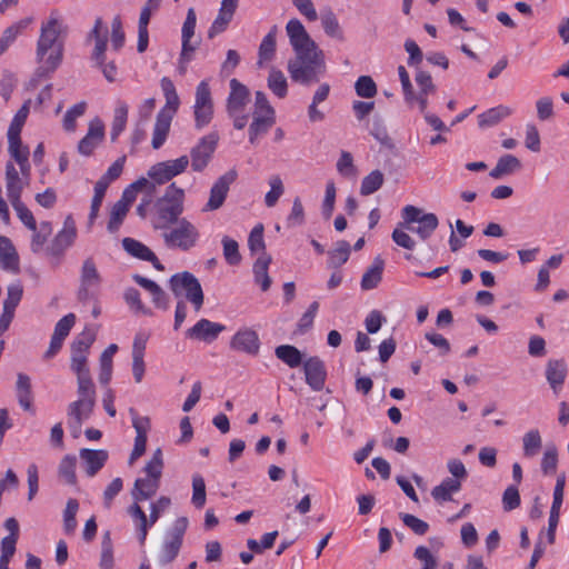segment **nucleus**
Here are the masks:
<instances>
[{
    "mask_svg": "<svg viewBox=\"0 0 569 569\" xmlns=\"http://www.w3.org/2000/svg\"><path fill=\"white\" fill-rule=\"evenodd\" d=\"M383 173L380 170H373L366 177H363L360 186V193L362 196H369L378 191L383 184Z\"/></svg>",
    "mask_w": 569,
    "mask_h": 569,
    "instance_id": "09e8293b",
    "label": "nucleus"
},
{
    "mask_svg": "<svg viewBox=\"0 0 569 569\" xmlns=\"http://www.w3.org/2000/svg\"><path fill=\"white\" fill-rule=\"evenodd\" d=\"M415 80L419 88V92H413L412 103L417 102L420 112H425V110L428 109V96L433 94L437 88L432 81L431 74L427 71L418 70L415 76Z\"/></svg>",
    "mask_w": 569,
    "mask_h": 569,
    "instance_id": "b1692460",
    "label": "nucleus"
},
{
    "mask_svg": "<svg viewBox=\"0 0 569 569\" xmlns=\"http://www.w3.org/2000/svg\"><path fill=\"white\" fill-rule=\"evenodd\" d=\"M102 277L98 271L94 260L87 258L80 269L79 288L77 298L80 302H88L97 298Z\"/></svg>",
    "mask_w": 569,
    "mask_h": 569,
    "instance_id": "9d476101",
    "label": "nucleus"
},
{
    "mask_svg": "<svg viewBox=\"0 0 569 569\" xmlns=\"http://www.w3.org/2000/svg\"><path fill=\"white\" fill-rule=\"evenodd\" d=\"M163 469V457L162 450L157 448L150 460L146 463L143 471L146 472L148 478H152L154 480L160 481Z\"/></svg>",
    "mask_w": 569,
    "mask_h": 569,
    "instance_id": "3c124183",
    "label": "nucleus"
},
{
    "mask_svg": "<svg viewBox=\"0 0 569 569\" xmlns=\"http://www.w3.org/2000/svg\"><path fill=\"white\" fill-rule=\"evenodd\" d=\"M122 247L130 256L137 259L143 261H148L149 259H156L154 252L144 243L136 239L124 238L122 240Z\"/></svg>",
    "mask_w": 569,
    "mask_h": 569,
    "instance_id": "58836bf2",
    "label": "nucleus"
},
{
    "mask_svg": "<svg viewBox=\"0 0 569 569\" xmlns=\"http://www.w3.org/2000/svg\"><path fill=\"white\" fill-rule=\"evenodd\" d=\"M274 355L290 368H297L302 363V353L298 348L291 345L278 346L274 350Z\"/></svg>",
    "mask_w": 569,
    "mask_h": 569,
    "instance_id": "a19ab883",
    "label": "nucleus"
},
{
    "mask_svg": "<svg viewBox=\"0 0 569 569\" xmlns=\"http://www.w3.org/2000/svg\"><path fill=\"white\" fill-rule=\"evenodd\" d=\"M222 246H223V256H224L226 261L231 266L238 264L241 261L238 242L236 240L224 236L222 238Z\"/></svg>",
    "mask_w": 569,
    "mask_h": 569,
    "instance_id": "0e129e2a",
    "label": "nucleus"
},
{
    "mask_svg": "<svg viewBox=\"0 0 569 569\" xmlns=\"http://www.w3.org/2000/svg\"><path fill=\"white\" fill-rule=\"evenodd\" d=\"M160 486V481L152 478H138L131 489V497L133 503L128 508V515L132 518L136 529L138 531L139 542L144 543L148 535V520L147 515L140 507V502L152 498Z\"/></svg>",
    "mask_w": 569,
    "mask_h": 569,
    "instance_id": "f03ea898",
    "label": "nucleus"
},
{
    "mask_svg": "<svg viewBox=\"0 0 569 569\" xmlns=\"http://www.w3.org/2000/svg\"><path fill=\"white\" fill-rule=\"evenodd\" d=\"M79 510V502L77 499L70 498L67 501L66 509L63 511V529L64 532L70 535L77 528L76 515Z\"/></svg>",
    "mask_w": 569,
    "mask_h": 569,
    "instance_id": "5fc2aeb1",
    "label": "nucleus"
},
{
    "mask_svg": "<svg viewBox=\"0 0 569 569\" xmlns=\"http://www.w3.org/2000/svg\"><path fill=\"white\" fill-rule=\"evenodd\" d=\"M276 122L274 109L264 92L257 91L252 122L249 126V141L254 144L257 139L267 133Z\"/></svg>",
    "mask_w": 569,
    "mask_h": 569,
    "instance_id": "1a4fd4ad",
    "label": "nucleus"
},
{
    "mask_svg": "<svg viewBox=\"0 0 569 569\" xmlns=\"http://www.w3.org/2000/svg\"><path fill=\"white\" fill-rule=\"evenodd\" d=\"M96 340V331L93 329H84L71 343V353L87 355Z\"/></svg>",
    "mask_w": 569,
    "mask_h": 569,
    "instance_id": "49530a36",
    "label": "nucleus"
},
{
    "mask_svg": "<svg viewBox=\"0 0 569 569\" xmlns=\"http://www.w3.org/2000/svg\"><path fill=\"white\" fill-rule=\"evenodd\" d=\"M521 503L520 493L517 486H509L502 493V508L505 511H512Z\"/></svg>",
    "mask_w": 569,
    "mask_h": 569,
    "instance_id": "774afa93",
    "label": "nucleus"
},
{
    "mask_svg": "<svg viewBox=\"0 0 569 569\" xmlns=\"http://www.w3.org/2000/svg\"><path fill=\"white\" fill-rule=\"evenodd\" d=\"M74 322L76 316L73 313H68L56 323L50 346L43 355L46 359H50L59 352L64 339L68 337L70 330L74 326Z\"/></svg>",
    "mask_w": 569,
    "mask_h": 569,
    "instance_id": "4be33fe9",
    "label": "nucleus"
},
{
    "mask_svg": "<svg viewBox=\"0 0 569 569\" xmlns=\"http://www.w3.org/2000/svg\"><path fill=\"white\" fill-rule=\"evenodd\" d=\"M118 351V346L116 343H111L108 346L102 353L100 355V373H99V382L102 386H107L112 377V357Z\"/></svg>",
    "mask_w": 569,
    "mask_h": 569,
    "instance_id": "f704fd0d",
    "label": "nucleus"
},
{
    "mask_svg": "<svg viewBox=\"0 0 569 569\" xmlns=\"http://www.w3.org/2000/svg\"><path fill=\"white\" fill-rule=\"evenodd\" d=\"M512 113L511 108L498 106L478 116V124L481 128L492 127Z\"/></svg>",
    "mask_w": 569,
    "mask_h": 569,
    "instance_id": "e433bc0d",
    "label": "nucleus"
},
{
    "mask_svg": "<svg viewBox=\"0 0 569 569\" xmlns=\"http://www.w3.org/2000/svg\"><path fill=\"white\" fill-rule=\"evenodd\" d=\"M326 71L322 50L295 56L288 61V72L293 82L310 86L319 81Z\"/></svg>",
    "mask_w": 569,
    "mask_h": 569,
    "instance_id": "7ed1b4c3",
    "label": "nucleus"
},
{
    "mask_svg": "<svg viewBox=\"0 0 569 569\" xmlns=\"http://www.w3.org/2000/svg\"><path fill=\"white\" fill-rule=\"evenodd\" d=\"M238 172L236 169H230L221 177H219L210 189V194L203 211H214L221 208L228 196L230 186L237 180Z\"/></svg>",
    "mask_w": 569,
    "mask_h": 569,
    "instance_id": "dca6fc26",
    "label": "nucleus"
},
{
    "mask_svg": "<svg viewBox=\"0 0 569 569\" xmlns=\"http://www.w3.org/2000/svg\"><path fill=\"white\" fill-rule=\"evenodd\" d=\"M162 230L164 244L170 249H180L182 251H188L193 248L200 236L197 227L186 218H181L169 227V229Z\"/></svg>",
    "mask_w": 569,
    "mask_h": 569,
    "instance_id": "0eeeda50",
    "label": "nucleus"
},
{
    "mask_svg": "<svg viewBox=\"0 0 569 569\" xmlns=\"http://www.w3.org/2000/svg\"><path fill=\"white\" fill-rule=\"evenodd\" d=\"M206 483L201 475L192 476V497L191 502L197 509H201L206 505Z\"/></svg>",
    "mask_w": 569,
    "mask_h": 569,
    "instance_id": "603ef678",
    "label": "nucleus"
},
{
    "mask_svg": "<svg viewBox=\"0 0 569 569\" xmlns=\"http://www.w3.org/2000/svg\"><path fill=\"white\" fill-rule=\"evenodd\" d=\"M169 288L174 297H186L196 311L203 305L204 296L199 280L189 271L174 273L169 279Z\"/></svg>",
    "mask_w": 569,
    "mask_h": 569,
    "instance_id": "6e6552de",
    "label": "nucleus"
},
{
    "mask_svg": "<svg viewBox=\"0 0 569 569\" xmlns=\"http://www.w3.org/2000/svg\"><path fill=\"white\" fill-rule=\"evenodd\" d=\"M197 22V16L193 8H189L186 20L182 26V50L181 60H190V53H192L197 46L191 44L190 40L194 34V28Z\"/></svg>",
    "mask_w": 569,
    "mask_h": 569,
    "instance_id": "a878e982",
    "label": "nucleus"
},
{
    "mask_svg": "<svg viewBox=\"0 0 569 569\" xmlns=\"http://www.w3.org/2000/svg\"><path fill=\"white\" fill-rule=\"evenodd\" d=\"M383 268L385 260L380 256H377L373 259L372 264L366 270V272L362 276L361 288L363 290H371L376 288L382 279Z\"/></svg>",
    "mask_w": 569,
    "mask_h": 569,
    "instance_id": "c756f323",
    "label": "nucleus"
},
{
    "mask_svg": "<svg viewBox=\"0 0 569 569\" xmlns=\"http://www.w3.org/2000/svg\"><path fill=\"white\" fill-rule=\"evenodd\" d=\"M128 120V106L123 101H119L113 114V120L110 130V139L114 142L121 132L126 129Z\"/></svg>",
    "mask_w": 569,
    "mask_h": 569,
    "instance_id": "ea45409f",
    "label": "nucleus"
},
{
    "mask_svg": "<svg viewBox=\"0 0 569 569\" xmlns=\"http://www.w3.org/2000/svg\"><path fill=\"white\" fill-rule=\"evenodd\" d=\"M77 385L78 399H91L96 401V388L91 375L77 377Z\"/></svg>",
    "mask_w": 569,
    "mask_h": 569,
    "instance_id": "69168bd1",
    "label": "nucleus"
},
{
    "mask_svg": "<svg viewBox=\"0 0 569 569\" xmlns=\"http://www.w3.org/2000/svg\"><path fill=\"white\" fill-rule=\"evenodd\" d=\"M356 92L361 98H373L377 94V86L370 76H361L355 84Z\"/></svg>",
    "mask_w": 569,
    "mask_h": 569,
    "instance_id": "338daca9",
    "label": "nucleus"
},
{
    "mask_svg": "<svg viewBox=\"0 0 569 569\" xmlns=\"http://www.w3.org/2000/svg\"><path fill=\"white\" fill-rule=\"evenodd\" d=\"M124 300L134 312H139L146 316L152 315L151 310L142 303L140 299V292L136 288H128L124 291Z\"/></svg>",
    "mask_w": 569,
    "mask_h": 569,
    "instance_id": "680f3d73",
    "label": "nucleus"
},
{
    "mask_svg": "<svg viewBox=\"0 0 569 569\" xmlns=\"http://www.w3.org/2000/svg\"><path fill=\"white\" fill-rule=\"evenodd\" d=\"M166 98V104L164 107L158 112L156 118V123L153 127V133H152V148L159 149L163 146L166 142V139L170 131V126L173 116L178 111V108L180 106V99L178 93L171 94Z\"/></svg>",
    "mask_w": 569,
    "mask_h": 569,
    "instance_id": "9b49d317",
    "label": "nucleus"
},
{
    "mask_svg": "<svg viewBox=\"0 0 569 569\" xmlns=\"http://www.w3.org/2000/svg\"><path fill=\"white\" fill-rule=\"evenodd\" d=\"M224 330V325L202 318L197 321L193 327L186 331V337L189 339L211 343L217 340L219 335Z\"/></svg>",
    "mask_w": 569,
    "mask_h": 569,
    "instance_id": "6ab92c4d",
    "label": "nucleus"
},
{
    "mask_svg": "<svg viewBox=\"0 0 569 569\" xmlns=\"http://www.w3.org/2000/svg\"><path fill=\"white\" fill-rule=\"evenodd\" d=\"M542 447V439L539 430L532 429L525 433L522 438L523 456L532 458L538 455Z\"/></svg>",
    "mask_w": 569,
    "mask_h": 569,
    "instance_id": "de8ad7c7",
    "label": "nucleus"
},
{
    "mask_svg": "<svg viewBox=\"0 0 569 569\" xmlns=\"http://www.w3.org/2000/svg\"><path fill=\"white\" fill-rule=\"evenodd\" d=\"M277 26H273L270 31L264 36L260 46H259V64H262L264 61H270L276 52V37H277Z\"/></svg>",
    "mask_w": 569,
    "mask_h": 569,
    "instance_id": "c03bdc74",
    "label": "nucleus"
},
{
    "mask_svg": "<svg viewBox=\"0 0 569 569\" xmlns=\"http://www.w3.org/2000/svg\"><path fill=\"white\" fill-rule=\"evenodd\" d=\"M77 458L71 455L64 456L58 467L59 478L69 486L77 485L76 475Z\"/></svg>",
    "mask_w": 569,
    "mask_h": 569,
    "instance_id": "79ce46f5",
    "label": "nucleus"
},
{
    "mask_svg": "<svg viewBox=\"0 0 569 569\" xmlns=\"http://www.w3.org/2000/svg\"><path fill=\"white\" fill-rule=\"evenodd\" d=\"M14 211L17 212L20 221L31 231H36L37 221L32 214V212L28 209V207L21 201V199L11 202Z\"/></svg>",
    "mask_w": 569,
    "mask_h": 569,
    "instance_id": "e2e57ef3",
    "label": "nucleus"
},
{
    "mask_svg": "<svg viewBox=\"0 0 569 569\" xmlns=\"http://www.w3.org/2000/svg\"><path fill=\"white\" fill-rule=\"evenodd\" d=\"M129 209L124 203L116 202L110 211V218L107 229L110 233L117 232L122 224Z\"/></svg>",
    "mask_w": 569,
    "mask_h": 569,
    "instance_id": "4d7b16f0",
    "label": "nucleus"
},
{
    "mask_svg": "<svg viewBox=\"0 0 569 569\" xmlns=\"http://www.w3.org/2000/svg\"><path fill=\"white\" fill-rule=\"evenodd\" d=\"M87 109V103L84 101L78 102L73 104L63 117V128L66 131L72 132L76 130V120L77 118L84 114Z\"/></svg>",
    "mask_w": 569,
    "mask_h": 569,
    "instance_id": "13d9d810",
    "label": "nucleus"
},
{
    "mask_svg": "<svg viewBox=\"0 0 569 569\" xmlns=\"http://www.w3.org/2000/svg\"><path fill=\"white\" fill-rule=\"evenodd\" d=\"M521 168L520 160L512 154H505L497 161L496 167L489 172L493 179H500L503 176L510 174Z\"/></svg>",
    "mask_w": 569,
    "mask_h": 569,
    "instance_id": "c9c22d12",
    "label": "nucleus"
},
{
    "mask_svg": "<svg viewBox=\"0 0 569 569\" xmlns=\"http://www.w3.org/2000/svg\"><path fill=\"white\" fill-rule=\"evenodd\" d=\"M8 143L10 156L18 162V164L23 166V163L29 159V148L22 144L20 137H8Z\"/></svg>",
    "mask_w": 569,
    "mask_h": 569,
    "instance_id": "6e6d98bb",
    "label": "nucleus"
},
{
    "mask_svg": "<svg viewBox=\"0 0 569 569\" xmlns=\"http://www.w3.org/2000/svg\"><path fill=\"white\" fill-rule=\"evenodd\" d=\"M80 458L86 466V472L89 477H93L108 460V452L106 450L96 449H81Z\"/></svg>",
    "mask_w": 569,
    "mask_h": 569,
    "instance_id": "bb28decb",
    "label": "nucleus"
},
{
    "mask_svg": "<svg viewBox=\"0 0 569 569\" xmlns=\"http://www.w3.org/2000/svg\"><path fill=\"white\" fill-rule=\"evenodd\" d=\"M321 24L327 36L339 41L345 40L343 31L336 14L331 10L321 14Z\"/></svg>",
    "mask_w": 569,
    "mask_h": 569,
    "instance_id": "a18cd8bd",
    "label": "nucleus"
},
{
    "mask_svg": "<svg viewBox=\"0 0 569 569\" xmlns=\"http://www.w3.org/2000/svg\"><path fill=\"white\" fill-rule=\"evenodd\" d=\"M230 93L227 99V112L233 120V127L241 130L249 120L247 106L250 102V91L236 78L230 80Z\"/></svg>",
    "mask_w": 569,
    "mask_h": 569,
    "instance_id": "423d86ee",
    "label": "nucleus"
},
{
    "mask_svg": "<svg viewBox=\"0 0 569 569\" xmlns=\"http://www.w3.org/2000/svg\"><path fill=\"white\" fill-rule=\"evenodd\" d=\"M32 22V18H24L11 24L0 37V56L16 41L17 37Z\"/></svg>",
    "mask_w": 569,
    "mask_h": 569,
    "instance_id": "473e14b6",
    "label": "nucleus"
},
{
    "mask_svg": "<svg viewBox=\"0 0 569 569\" xmlns=\"http://www.w3.org/2000/svg\"><path fill=\"white\" fill-rule=\"evenodd\" d=\"M189 166V158L187 156H181L174 160H167L162 162H158L153 164L149 171L148 176L158 184H163L170 181L172 178L179 176L184 172Z\"/></svg>",
    "mask_w": 569,
    "mask_h": 569,
    "instance_id": "2eb2a0df",
    "label": "nucleus"
},
{
    "mask_svg": "<svg viewBox=\"0 0 569 569\" xmlns=\"http://www.w3.org/2000/svg\"><path fill=\"white\" fill-rule=\"evenodd\" d=\"M6 188L10 202L21 199L22 181L18 170L11 162H8L6 166Z\"/></svg>",
    "mask_w": 569,
    "mask_h": 569,
    "instance_id": "7c9ffc66",
    "label": "nucleus"
},
{
    "mask_svg": "<svg viewBox=\"0 0 569 569\" xmlns=\"http://www.w3.org/2000/svg\"><path fill=\"white\" fill-rule=\"evenodd\" d=\"M77 238V227L73 218L67 216L63 222V228L53 238L51 244L48 247L49 253L52 256L62 254Z\"/></svg>",
    "mask_w": 569,
    "mask_h": 569,
    "instance_id": "aec40b11",
    "label": "nucleus"
},
{
    "mask_svg": "<svg viewBox=\"0 0 569 569\" xmlns=\"http://www.w3.org/2000/svg\"><path fill=\"white\" fill-rule=\"evenodd\" d=\"M103 122L99 118L91 120L87 134L78 143V152L86 157L91 156L94 149L103 141Z\"/></svg>",
    "mask_w": 569,
    "mask_h": 569,
    "instance_id": "412c9836",
    "label": "nucleus"
},
{
    "mask_svg": "<svg viewBox=\"0 0 569 569\" xmlns=\"http://www.w3.org/2000/svg\"><path fill=\"white\" fill-rule=\"evenodd\" d=\"M68 27L57 10L50 12L47 21L41 23L40 36L37 42V58L43 61L44 57L51 50L44 63L49 71H53L62 61L63 57V37L67 34Z\"/></svg>",
    "mask_w": 569,
    "mask_h": 569,
    "instance_id": "f257e3e1",
    "label": "nucleus"
},
{
    "mask_svg": "<svg viewBox=\"0 0 569 569\" xmlns=\"http://www.w3.org/2000/svg\"><path fill=\"white\" fill-rule=\"evenodd\" d=\"M402 221L399 222L401 229H406L427 240L438 228L439 220L435 213H423L421 209L408 204L401 212Z\"/></svg>",
    "mask_w": 569,
    "mask_h": 569,
    "instance_id": "39448f33",
    "label": "nucleus"
},
{
    "mask_svg": "<svg viewBox=\"0 0 569 569\" xmlns=\"http://www.w3.org/2000/svg\"><path fill=\"white\" fill-rule=\"evenodd\" d=\"M269 186L270 190L266 193L264 203L268 208H272L283 194L284 187L282 179L278 174H273L269 178Z\"/></svg>",
    "mask_w": 569,
    "mask_h": 569,
    "instance_id": "8fccbe9b",
    "label": "nucleus"
},
{
    "mask_svg": "<svg viewBox=\"0 0 569 569\" xmlns=\"http://www.w3.org/2000/svg\"><path fill=\"white\" fill-rule=\"evenodd\" d=\"M96 401L91 399H77L68 406L67 415L69 427L80 430L83 421L88 420L93 412Z\"/></svg>",
    "mask_w": 569,
    "mask_h": 569,
    "instance_id": "5701e85b",
    "label": "nucleus"
},
{
    "mask_svg": "<svg viewBox=\"0 0 569 569\" xmlns=\"http://www.w3.org/2000/svg\"><path fill=\"white\" fill-rule=\"evenodd\" d=\"M260 339L256 330L251 328L239 329L230 339V348L249 356H257L260 351Z\"/></svg>",
    "mask_w": 569,
    "mask_h": 569,
    "instance_id": "f3484780",
    "label": "nucleus"
},
{
    "mask_svg": "<svg viewBox=\"0 0 569 569\" xmlns=\"http://www.w3.org/2000/svg\"><path fill=\"white\" fill-rule=\"evenodd\" d=\"M237 7L238 0L221 1L219 13L208 31V37L210 39L214 38L217 34L223 32L227 29L228 24L232 20Z\"/></svg>",
    "mask_w": 569,
    "mask_h": 569,
    "instance_id": "393cba45",
    "label": "nucleus"
},
{
    "mask_svg": "<svg viewBox=\"0 0 569 569\" xmlns=\"http://www.w3.org/2000/svg\"><path fill=\"white\" fill-rule=\"evenodd\" d=\"M307 385L313 391H321L327 379V369L322 359L318 356L309 357L302 363Z\"/></svg>",
    "mask_w": 569,
    "mask_h": 569,
    "instance_id": "a211bd4d",
    "label": "nucleus"
},
{
    "mask_svg": "<svg viewBox=\"0 0 569 569\" xmlns=\"http://www.w3.org/2000/svg\"><path fill=\"white\" fill-rule=\"evenodd\" d=\"M350 244L346 240L337 241L335 248L328 251V267L337 269L346 263L350 256Z\"/></svg>",
    "mask_w": 569,
    "mask_h": 569,
    "instance_id": "4c0bfd02",
    "label": "nucleus"
},
{
    "mask_svg": "<svg viewBox=\"0 0 569 569\" xmlns=\"http://www.w3.org/2000/svg\"><path fill=\"white\" fill-rule=\"evenodd\" d=\"M461 481L453 478H446L440 485L431 490L432 498L438 502H446L452 500V493L460 491Z\"/></svg>",
    "mask_w": 569,
    "mask_h": 569,
    "instance_id": "2f4dec72",
    "label": "nucleus"
},
{
    "mask_svg": "<svg viewBox=\"0 0 569 569\" xmlns=\"http://www.w3.org/2000/svg\"><path fill=\"white\" fill-rule=\"evenodd\" d=\"M193 114L197 129L204 128L213 118V101L209 83L206 80L197 86Z\"/></svg>",
    "mask_w": 569,
    "mask_h": 569,
    "instance_id": "f8f14e48",
    "label": "nucleus"
},
{
    "mask_svg": "<svg viewBox=\"0 0 569 569\" xmlns=\"http://www.w3.org/2000/svg\"><path fill=\"white\" fill-rule=\"evenodd\" d=\"M268 88L278 98L283 99L288 93V82L281 70L271 68L267 79Z\"/></svg>",
    "mask_w": 569,
    "mask_h": 569,
    "instance_id": "37998d69",
    "label": "nucleus"
},
{
    "mask_svg": "<svg viewBox=\"0 0 569 569\" xmlns=\"http://www.w3.org/2000/svg\"><path fill=\"white\" fill-rule=\"evenodd\" d=\"M567 376L563 360H549L546 368V378L553 390L562 386Z\"/></svg>",
    "mask_w": 569,
    "mask_h": 569,
    "instance_id": "72a5a7b5",
    "label": "nucleus"
},
{
    "mask_svg": "<svg viewBox=\"0 0 569 569\" xmlns=\"http://www.w3.org/2000/svg\"><path fill=\"white\" fill-rule=\"evenodd\" d=\"M108 187L104 181H97L94 186V194L91 200L90 213H89V226L91 227L98 217L102 200L104 198Z\"/></svg>",
    "mask_w": 569,
    "mask_h": 569,
    "instance_id": "864d4df0",
    "label": "nucleus"
},
{
    "mask_svg": "<svg viewBox=\"0 0 569 569\" xmlns=\"http://www.w3.org/2000/svg\"><path fill=\"white\" fill-rule=\"evenodd\" d=\"M184 191L174 182L171 183L164 194L156 202L154 229H169L179 221L183 212Z\"/></svg>",
    "mask_w": 569,
    "mask_h": 569,
    "instance_id": "20e7f679",
    "label": "nucleus"
},
{
    "mask_svg": "<svg viewBox=\"0 0 569 569\" xmlns=\"http://www.w3.org/2000/svg\"><path fill=\"white\" fill-rule=\"evenodd\" d=\"M0 266L4 270L19 271V258L9 238L0 236Z\"/></svg>",
    "mask_w": 569,
    "mask_h": 569,
    "instance_id": "cd10ccee",
    "label": "nucleus"
},
{
    "mask_svg": "<svg viewBox=\"0 0 569 569\" xmlns=\"http://www.w3.org/2000/svg\"><path fill=\"white\" fill-rule=\"evenodd\" d=\"M286 31L295 51V56L320 50L300 20L296 18L290 19L286 26Z\"/></svg>",
    "mask_w": 569,
    "mask_h": 569,
    "instance_id": "4468645a",
    "label": "nucleus"
},
{
    "mask_svg": "<svg viewBox=\"0 0 569 569\" xmlns=\"http://www.w3.org/2000/svg\"><path fill=\"white\" fill-rule=\"evenodd\" d=\"M558 450L555 445L548 446L541 459V471L543 475H552L557 470Z\"/></svg>",
    "mask_w": 569,
    "mask_h": 569,
    "instance_id": "052dcab7",
    "label": "nucleus"
},
{
    "mask_svg": "<svg viewBox=\"0 0 569 569\" xmlns=\"http://www.w3.org/2000/svg\"><path fill=\"white\" fill-rule=\"evenodd\" d=\"M219 141L217 132H210L202 137L191 149V167L193 171L201 172L210 162Z\"/></svg>",
    "mask_w": 569,
    "mask_h": 569,
    "instance_id": "ddd939ff",
    "label": "nucleus"
},
{
    "mask_svg": "<svg viewBox=\"0 0 569 569\" xmlns=\"http://www.w3.org/2000/svg\"><path fill=\"white\" fill-rule=\"evenodd\" d=\"M271 263V257L263 252L261 256L257 258L253 263V277L254 282L260 286L262 291H268L272 280L268 273L269 264Z\"/></svg>",
    "mask_w": 569,
    "mask_h": 569,
    "instance_id": "c85d7f7f",
    "label": "nucleus"
},
{
    "mask_svg": "<svg viewBox=\"0 0 569 569\" xmlns=\"http://www.w3.org/2000/svg\"><path fill=\"white\" fill-rule=\"evenodd\" d=\"M29 103L30 101L24 102L14 114L8 129V137H20L22 127L29 114Z\"/></svg>",
    "mask_w": 569,
    "mask_h": 569,
    "instance_id": "bf43d9fd",
    "label": "nucleus"
}]
</instances>
